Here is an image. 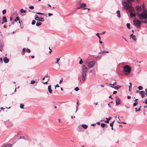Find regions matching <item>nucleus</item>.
Returning a JSON list of instances; mask_svg holds the SVG:
<instances>
[{"mask_svg":"<svg viewBox=\"0 0 147 147\" xmlns=\"http://www.w3.org/2000/svg\"><path fill=\"white\" fill-rule=\"evenodd\" d=\"M6 11V9H3L2 11V14L3 15L5 13Z\"/></svg>","mask_w":147,"mask_h":147,"instance_id":"obj_37","label":"nucleus"},{"mask_svg":"<svg viewBox=\"0 0 147 147\" xmlns=\"http://www.w3.org/2000/svg\"><path fill=\"white\" fill-rule=\"evenodd\" d=\"M137 104H138L137 102H135L133 104V106H134V107L135 106L137 105Z\"/></svg>","mask_w":147,"mask_h":147,"instance_id":"obj_44","label":"nucleus"},{"mask_svg":"<svg viewBox=\"0 0 147 147\" xmlns=\"http://www.w3.org/2000/svg\"><path fill=\"white\" fill-rule=\"evenodd\" d=\"M111 87L114 88V89L116 90H117L119 88H120L121 87V86H120L117 85L115 86H111Z\"/></svg>","mask_w":147,"mask_h":147,"instance_id":"obj_10","label":"nucleus"},{"mask_svg":"<svg viewBox=\"0 0 147 147\" xmlns=\"http://www.w3.org/2000/svg\"><path fill=\"white\" fill-rule=\"evenodd\" d=\"M0 61L1 63L3 62V59L2 57L0 58Z\"/></svg>","mask_w":147,"mask_h":147,"instance_id":"obj_52","label":"nucleus"},{"mask_svg":"<svg viewBox=\"0 0 147 147\" xmlns=\"http://www.w3.org/2000/svg\"><path fill=\"white\" fill-rule=\"evenodd\" d=\"M140 94L141 95V96L142 98H143L144 97L145 92L144 91H140Z\"/></svg>","mask_w":147,"mask_h":147,"instance_id":"obj_8","label":"nucleus"},{"mask_svg":"<svg viewBox=\"0 0 147 147\" xmlns=\"http://www.w3.org/2000/svg\"><path fill=\"white\" fill-rule=\"evenodd\" d=\"M132 38L134 40H136L137 39L136 36L134 35L133 36Z\"/></svg>","mask_w":147,"mask_h":147,"instance_id":"obj_33","label":"nucleus"},{"mask_svg":"<svg viewBox=\"0 0 147 147\" xmlns=\"http://www.w3.org/2000/svg\"><path fill=\"white\" fill-rule=\"evenodd\" d=\"M135 0H122V3L123 8L127 10L131 11H134V9L129 4V2H133Z\"/></svg>","mask_w":147,"mask_h":147,"instance_id":"obj_1","label":"nucleus"},{"mask_svg":"<svg viewBox=\"0 0 147 147\" xmlns=\"http://www.w3.org/2000/svg\"><path fill=\"white\" fill-rule=\"evenodd\" d=\"M6 125L7 127H11L13 126V124L11 122H8L7 123Z\"/></svg>","mask_w":147,"mask_h":147,"instance_id":"obj_11","label":"nucleus"},{"mask_svg":"<svg viewBox=\"0 0 147 147\" xmlns=\"http://www.w3.org/2000/svg\"><path fill=\"white\" fill-rule=\"evenodd\" d=\"M2 21L3 22H7L6 18L5 16H3L2 18Z\"/></svg>","mask_w":147,"mask_h":147,"instance_id":"obj_16","label":"nucleus"},{"mask_svg":"<svg viewBox=\"0 0 147 147\" xmlns=\"http://www.w3.org/2000/svg\"><path fill=\"white\" fill-rule=\"evenodd\" d=\"M96 35L98 37V38L99 39V40H100V36L99 35L98 33H97L96 34Z\"/></svg>","mask_w":147,"mask_h":147,"instance_id":"obj_40","label":"nucleus"},{"mask_svg":"<svg viewBox=\"0 0 147 147\" xmlns=\"http://www.w3.org/2000/svg\"><path fill=\"white\" fill-rule=\"evenodd\" d=\"M24 105L23 103H21L20 105V107L22 109H23L24 108Z\"/></svg>","mask_w":147,"mask_h":147,"instance_id":"obj_23","label":"nucleus"},{"mask_svg":"<svg viewBox=\"0 0 147 147\" xmlns=\"http://www.w3.org/2000/svg\"><path fill=\"white\" fill-rule=\"evenodd\" d=\"M3 44L2 42V40L0 39V47L3 48Z\"/></svg>","mask_w":147,"mask_h":147,"instance_id":"obj_19","label":"nucleus"},{"mask_svg":"<svg viewBox=\"0 0 147 147\" xmlns=\"http://www.w3.org/2000/svg\"><path fill=\"white\" fill-rule=\"evenodd\" d=\"M105 53V51H101L99 53Z\"/></svg>","mask_w":147,"mask_h":147,"instance_id":"obj_54","label":"nucleus"},{"mask_svg":"<svg viewBox=\"0 0 147 147\" xmlns=\"http://www.w3.org/2000/svg\"><path fill=\"white\" fill-rule=\"evenodd\" d=\"M96 123L98 125H99L100 124V122H98Z\"/></svg>","mask_w":147,"mask_h":147,"instance_id":"obj_61","label":"nucleus"},{"mask_svg":"<svg viewBox=\"0 0 147 147\" xmlns=\"http://www.w3.org/2000/svg\"><path fill=\"white\" fill-rule=\"evenodd\" d=\"M116 105H118L120 104V99L118 96H116Z\"/></svg>","mask_w":147,"mask_h":147,"instance_id":"obj_7","label":"nucleus"},{"mask_svg":"<svg viewBox=\"0 0 147 147\" xmlns=\"http://www.w3.org/2000/svg\"><path fill=\"white\" fill-rule=\"evenodd\" d=\"M141 107V106H140V107L138 109H137V108H135L136 112L139 111H140V108Z\"/></svg>","mask_w":147,"mask_h":147,"instance_id":"obj_25","label":"nucleus"},{"mask_svg":"<svg viewBox=\"0 0 147 147\" xmlns=\"http://www.w3.org/2000/svg\"><path fill=\"white\" fill-rule=\"evenodd\" d=\"M118 117V118L119 119V120L120 121V120L119 118V115H117L116 116V117Z\"/></svg>","mask_w":147,"mask_h":147,"instance_id":"obj_60","label":"nucleus"},{"mask_svg":"<svg viewBox=\"0 0 147 147\" xmlns=\"http://www.w3.org/2000/svg\"><path fill=\"white\" fill-rule=\"evenodd\" d=\"M56 87H59V85L58 84H57L55 86V89L56 88Z\"/></svg>","mask_w":147,"mask_h":147,"instance_id":"obj_53","label":"nucleus"},{"mask_svg":"<svg viewBox=\"0 0 147 147\" xmlns=\"http://www.w3.org/2000/svg\"><path fill=\"white\" fill-rule=\"evenodd\" d=\"M36 21L34 20H33L32 22V25H34L35 24Z\"/></svg>","mask_w":147,"mask_h":147,"instance_id":"obj_42","label":"nucleus"},{"mask_svg":"<svg viewBox=\"0 0 147 147\" xmlns=\"http://www.w3.org/2000/svg\"><path fill=\"white\" fill-rule=\"evenodd\" d=\"M48 89L49 93H52L53 90L51 89V85L48 86Z\"/></svg>","mask_w":147,"mask_h":147,"instance_id":"obj_12","label":"nucleus"},{"mask_svg":"<svg viewBox=\"0 0 147 147\" xmlns=\"http://www.w3.org/2000/svg\"><path fill=\"white\" fill-rule=\"evenodd\" d=\"M3 28H6L7 27L5 25H4L3 26Z\"/></svg>","mask_w":147,"mask_h":147,"instance_id":"obj_63","label":"nucleus"},{"mask_svg":"<svg viewBox=\"0 0 147 147\" xmlns=\"http://www.w3.org/2000/svg\"><path fill=\"white\" fill-rule=\"evenodd\" d=\"M78 103H79V101L78 100H77V103H76L77 105L76 106V112H77V110H78Z\"/></svg>","mask_w":147,"mask_h":147,"instance_id":"obj_26","label":"nucleus"},{"mask_svg":"<svg viewBox=\"0 0 147 147\" xmlns=\"http://www.w3.org/2000/svg\"><path fill=\"white\" fill-rule=\"evenodd\" d=\"M20 18L18 17H16V18L14 19V21L16 22L17 21H17H19Z\"/></svg>","mask_w":147,"mask_h":147,"instance_id":"obj_32","label":"nucleus"},{"mask_svg":"<svg viewBox=\"0 0 147 147\" xmlns=\"http://www.w3.org/2000/svg\"><path fill=\"white\" fill-rule=\"evenodd\" d=\"M13 144H8L5 145L3 147H11Z\"/></svg>","mask_w":147,"mask_h":147,"instance_id":"obj_15","label":"nucleus"},{"mask_svg":"<svg viewBox=\"0 0 147 147\" xmlns=\"http://www.w3.org/2000/svg\"><path fill=\"white\" fill-rule=\"evenodd\" d=\"M96 125V124H94V123H93V124H92L91 125L92 126H94Z\"/></svg>","mask_w":147,"mask_h":147,"instance_id":"obj_58","label":"nucleus"},{"mask_svg":"<svg viewBox=\"0 0 147 147\" xmlns=\"http://www.w3.org/2000/svg\"><path fill=\"white\" fill-rule=\"evenodd\" d=\"M117 93V91H114L113 92V94H116Z\"/></svg>","mask_w":147,"mask_h":147,"instance_id":"obj_57","label":"nucleus"},{"mask_svg":"<svg viewBox=\"0 0 147 147\" xmlns=\"http://www.w3.org/2000/svg\"><path fill=\"white\" fill-rule=\"evenodd\" d=\"M127 98L128 99H129L131 98V96H127Z\"/></svg>","mask_w":147,"mask_h":147,"instance_id":"obj_59","label":"nucleus"},{"mask_svg":"<svg viewBox=\"0 0 147 147\" xmlns=\"http://www.w3.org/2000/svg\"><path fill=\"white\" fill-rule=\"evenodd\" d=\"M88 69L85 65H83L82 66V80L83 81H84L85 80V77L86 76V74Z\"/></svg>","mask_w":147,"mask_h":147,"instance_id":"obj_2","label":"nucleus"},{"mask_svg":"<svg viewBox=\"0 0 147 147\" xmlns=\"http://www.w3.org/2000/svg\"><path fill=\"white\" fill-rule=\"evenodd\" d=\"M48 15L49 16H52L53 15V14L52 13H48Z\"/></svg>","mask_w":147,"mask_h":147,"instance_id":"obj_49","label":"nucleus"},{"mask_svg":"<svg viewBox=\"0 0 147 147\" xmlns=\"http://www.w3.org/2000/svg\"><path fill=\"white\" fill-rule=\"evenodd\" d=\"M105 31H104L103 32H102V33H100V34H104L105 33Z\"/></svg>","mask_w":147,"mask_h":147,"instance_id":"obj_62","label":"nucleus"},{"mask_svg":"<svg viewBox=\"0 0 147 147\" xmlns=\"http://www.w3.org/2000/svg\"><path fill=\"white\" fill-rule=\"evenodd\" d=\"M144 5V7L145 8V5L144 4V3H143L142 5V6L139 5H136V9L137 11V13H140V12H141L142 11V10H143V11H144V9H143V6Z\"/></svg>","mask_w":147,"mask_h":147,"instance_id":"obj_3","label":"nucleus"},{"mask_svg":"<svg viewBox=\"0 0 147 147\" xmlns=\"http://www.w3.org/2000/svg\"><path fill=\"white\" fill-rule=\"evenodd\" d=\"M123 71L126 73V74H129L131 71V68L128 65H125L123 67Z\"/></svg>","mask_w":147,"mask_h":147,"instance_id":"obj_4","label":"nucleus"},{"mask_svg":"<svg viewBox=\"0 0 147 147\" xmlns=\"http://www.w3.org/2000/svg\"><path fill=\"white\" fill-rule=\"evenodd\" d=\"M60 60V58H58L57 59V61L55 62V63H58V64H59V63H58V62Z\"/></svg>","mask_w":147,"mask_h":147,"instance_id":"obj_43","label":"nucleus"},{"mask_svg":"<svg viewBox=\"0 0 147 147\" xmlns=\"http://www.w3.org/2000/svg\"><path fill=\"white\" fill-rule=\"evenodd\" d=\"M117 17L118 18H120L121 17L120 11L119 10H118L117 11Z\"/></svg>","mask_w":147,"mask_h":147,"instance_id":"obj_17","label":"nucleus"},{"mask_svg":"<svg viewBox=\"0 0 147 147\" xmlns=\"http://www.w3.org/2000/svg\"><path fill=\"white\" fill-rule=\"evenodd\" d=\"M130 16L131 17H135L136 16V13L131 12L130 13Z\"/></svg>","mask_w":147,"mask_h":147,"instance_id":"obj_14","label":"nucleus"},{"mask_svg":"<svg viewBox=\"0 0 147 147\" xmlns=\"http://www.w3.org/2000/svg\"><path fill=\"white\" fill-rule=\"evenodd\" d=\"M116 84H117L116 82H115L113 84H112V86H115Z\"/></svg>","mask_w":147,"mask_h":147,"instance_id":"obj_48","label":"nucleus"},{"mask_svg":"<svg viewBox=\"0 0 147 147\" xmlns=\"http://www.w3.org/2000/svg\"><path fill=\"white\" fill-rule=\"evenodd\" d=\"M83 61L82 60V59H80L79 62V63L80 64H82V63H83Z\"/></svg>","mask_w":147,"mask_h":147,"instance_id":"obj_38","label":"nucleus"},{"mask_svg":"<svg viewBox=\"0 0 147 147\" xmlns=\"http://www.w3.org/2000/svg\"><path fill=\"white\" fill-rule=\"evenodd\" d=\"M133 24L137 28L140 27L141 25V23L139 20H134L133 21Z\"/></svg>","mask_w":147,"mask_h":147,"instance_id":"obj_5","label":"nucleus"},{"mask_svg":"<svg viewBox=\"0 0 147 147\" xmlns=\"http://www.w3.org/2000/svg\"><path fill=\"white\" fill-rule=\"evenodd\" d=\"M25 48H24L22 49V54L23 55L25 53Z\"/></svg>","mask_w":147,"mask_h":147,"instance_id":"obj_27","label":"nucleus"},{"mask_svg":"<svg viewBox=\"0 0 147 147\" xmlns=\"http://www.w3.org/2000/svg\"><path fill=\"white\" fill-rule=\"evenodd\" d=\"M79 90V88L77 87H76L74 88V90L76 91H78Z\"/></svg>","mask_w":147,"mask_h":147,"instance_id":"obj_39","label":"nucleus"},{"mask_svg":"<svg viewBox=\"0 0 147 147\" xmlns=\"http://www.w3.org/2000/svg\"><path fill=\"white\" fill-rule=\"evenodd\" d=\"M82 127L83 128L85 129L88 127V126L86 125L82 124Z\"/></svg>","mask_w":147,"mask_h":147,"instance_id":"obj_18","label":"nucleus"},{"mask_svg":"<svg viewBox=\"0 0 147 147\" xmlns=\"http://www.w3.org/2000/svg\"><path fill=\"white\" fill-rule=\"evenodd\" d=\"M26 51L28 53H30L31 52L30 50L28 48H27L26 49Z\"/></svg>","mask_w":147,"mask_h":147,"instance_id":"obj_36","label":"nucleus"},{"mask_svg":"<svg viewBox=\"0 0 147 147\" xmlns=\"http://www.w3.org/2000/svg\"><path fill=\"white\" fill-rule=\"evenodd\" d=\"M137 88L140 90H142L143 89V87L141 86H140L138 87Z\"/></svg>","mask_w":147,"mask_h":147,"instance_id":"obj_31","label":"nucleus"},{"mask_svg":"<svg viewBox=\"0 0 147 147\" xmlns=\"http://www.w3.org/2000/svg\"><path fill=\"white\" fill-rule=\"evenodd\" d=\"M140 91H139L138 90H136V93H140Z\"/></svg>","mask_w":147,"mask_h":147,"instance_id":"obj_55","label":"nucleus"},{"mask_svg":"<svg viewBox=\"0 0 147 147\" xmlns=\"http://www.w3.org/2000/svg\"><path fill=\"white\" fill-rule=\"evenodd\" d=\"M29 8L30 9H34V7L33 6H29Z\"/></svg>","mask_w":147,"mask_h":147,"instance_id":"obj_45","label":"nucleus"},{"mask_svg":"<svg viewBox=\"0 0 147 147\" xmlns=\"http://www.w3.org/2000/svg\"><path fill=\"white\" fill-rule=\"evenodd\" d=\"M49 79L47 81V82H43V84H47V82L49 81Z\"/></svg>","mask_w":147,"mask_h":147,"instance_id":"obj_50","label":"nucleus"},{"mask_svg":"<svg viewBox=\"0 0 147 147\" xmlns=\"http://www.w3.org/2000/svg\"><path fill=\"white\" fill-rule=\"evenodd\" d=\"M145 99L146 100L145 101V102L146 104H147V99L145 98Z\"/></svg>","mask_w":147,"mask_h":147,"instance_id":"obj_56","label":"nucleus"},{"mask_svg":"<svg viewBox=\"0 0 147 147\" xmlns=\"http://www.w3.org/2000/svg\"><path fill=\"white\" fill-rule=\"evenodd\" d=\"M78 3L79 4H80L81 2V0H77Z\"/></svg>","mask_w":147,"mask_h":147,"instance_id":"obj_51","label":"nucleus"},{"mask_svg":"<svg viewBox=\"0 0 147 147\" xmlns=\"http://www.w3.org/2000/svg\"><path fill=\"white\" fill-rule=\"evenodd\" d=\"M86 4L84 3H82L80 5V7H86Z\"/></svg>","mask_w":147,"mask_h":147,"instance_id":"obj_21","label":"nucleus"},{"mask_svg":"<svg viewBox=\"0 0 147 147\" xmlns=\"http://www.w3.org/2000/svg\"><path fill=\"white\" fill-rule=\"evenodd\" d=\"M3 60L5 63H7L9 61V59L6 57L3 58Z\"/></svg>","mask_w":147,"mask_h":147,"instance_id":"obj_9","label":"nucleus"},{"mask_svg":"<svg viewBox=\"0 0 147 147\" xmlns=\"http://www.w3.org/2000/svg\"><path fill=\"white\" fill-rule=\"evenodd\" d=\"M95 63L94 61H89L88 64V65L89 68H91L93 67L95 64Z\"/></svg>","mask_w":147,"mask_h":147,"instance_id":"obj_6","label":"nucleus"},{"mask_svg":"<svg viewBox=\"0 0 147 147\" xmlns=\"http://www.w3.org/2000/svg\"><path fill=\"white\" fill-rule=\"evenodd\" d=\"M111 118L112 117H109L108 118L106 117V119H107V120L105 121V122L108 123H109V121L111 119Z\"/></svg>","mask_w":147,"mask_h":147,"instance_id":"obj_13","label":"nucleus"},{"mask_svg":"<svg viewBox=\"0 0 147 147\" xmlns=\"http://www.w3.org/2000/svg\"><path fill=\"white\" fill-rule=\"evenodd\" d=\"M126 26L129 29L130 28V24L129 23H127L126 24Z\"/></svg>","mask_w":147,"mask_h":147,"instance_id":"obj_29","label":"nucleus"},{"mask_svg":"<svg viewBox=\"0 0 147 147\" xmlns=\"http://www.w3.org/2000/svg\"><path fill=\"white\" fill-rule=\"evenodd\" d=\"M115 121H113L112 123H110V126L111 127H113V124L114 123V122H115Z\"/></svg>","mask_w":147,"mask_h":147,"instance_id":"obj_28","label":"nucleus"},{"mask_svg":"<svg viewBox=\"0 0 147 147\" xmlns=\"http://www.w3.org/2000/svg\"><path fill=\"white\" fill-rule=\"evenodd\" d=\"M35 82H36L35 81H34V80H32L30 84H34Z\"/></svg>","mask_w":147,"mask_h":147,"instance_id":"obj_41","label":"nucleus"},{"mask_svg":"<svg viewBox=\"0 0 147 147\" xmlns=\"http://www.w3.org/2000/svg\"><path fill=\"white\" fill-rule=\"evenodd\" d=\"M63 78H62L61 79V80H60V81H59V83L60 84H61L62 83V82H63Z\"/></svg>","mask_w":147,"mask_h":147,"instance_id":"obj_47","label":"nucleus"},{"mask_svg":"<svg viewBox=\"0 0 147 147\" xmlns=\"http://www.w3.org/2000/svg\"><path fill=\"white\" fill-rule=\"evenodd\" d=\"M36 13L37 14H40V15H45V13H40V12H37Z\"/></svg>","mask_w":147,"mask_h":147,"instance_id":"obj_35","label":"nucleus"},{"mask_svg":"<svg viewBox=\"0 0 147 147\" xmlns=\"http://www.w3.org/2000/svg\"><path fill=\"white\" fill-rule=\"evenodd\" d=\"M38 21H40L41 22H43L44 21V20L43 18L40 17V19H39Z\"/></svg>","mask_w":147,"mask_h":147,"instance_id":"obj_30","label":"nucleus"},{"mask_svg":"<svg viewBox=\"0 0 147 147\" xmlns=\"http://www.w3.org/2000/svg\"><path fill=\"white\" fill-rule=\"evenodd\" d=\"M26 11V10H24L23 9H21L20 10V12L21 13H25Z\"/></svg>","mask_w":147,"mask_h":147,"instance_id":"obj_24","label":"nucleus"},{"mask_svg":"<svg viewBox=\"0 0 147 147\" xmlns=\"http://www.w3.org/2000/svg\"><path fill=\"white\" fill-rule=\"evenodd\" d=\"M35 20H36L38 21L39 20V18L38 17V16L35 15Z\"/></svg>","mask_w":147,"mask_h":147,"instance_id":"obj_20","label":"nucleus"},{"mask_svg":"<svg viewBox=\"0 0 147 147\" xmlns=\"http://www.w3.org/2000/svg\"><path fill=\"white\" fill-rule=\"evenodd\" d=\"M106 125V124H105V123H102L101 124V127H104L105 126V125Z\"/></svg>","mask_w":147,"mask_h":147,"instance_id":"obj_34","label":"nucleus"},{"mask_svg":"<svg viewBox=\"0 0 147 147\" xmlns=\"http://www.w3.org/2000/svg\"><path fill=\"white\" fill-rule=\"evenodd\" d=\"M132 88V86L131 85H130L129 86V91H130L131 90Z\"/></svg>","mask_w":147,"mask_h":147,"instance_id":"obj_46","label":"nucleus"},{"mask_svg":"<svg viewBox=\"0 0 147 147\" xmlns=\"http://www.w3.org/2000/svg\"><path fill=\"white\" fill-rule=\"evenodd\" d=\"M42 24V23L40 22H37L36 24V25L37 26H39Z\"/></svg>","mask_w":147,"mask_h":147,"instance_id":"obj_22","label":"nucleus"},{"mask_svg":"<svg viewBox=\"0 0 147 147\" xmlns=\"http://www.w3.org/2000/svg\"><path fill=\"white\" fill-rule=\"evenodd\" d=\"M133 35H133V34L132 33V34H131L130 35V36L131 37H132L133 36Z\"/></svg>","mask_w":147,"mask_h":147,"instance_id":"obj_64","label":"nucleus"}]
</instances>
